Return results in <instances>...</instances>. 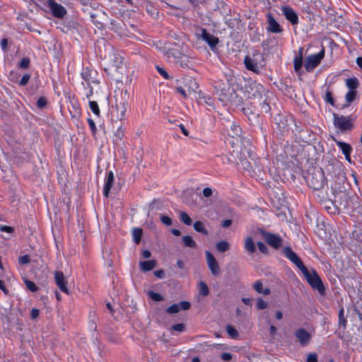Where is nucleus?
<instances>
[{"label":"nucleus","mask_w":362,"mask_h":362,"mask_svg":"<svg viewBox=\"0 0 362 362\" xmlns=\"http://www.w3.org/2000/svg\"><path fill=\"white\" fill-rule=\"evenodd\" d=\"M18 262L21 264H26L30 262V257L27 255H23L19 257Z\"/></svg>","instance_id":"nucleus-45"},{"label":"nucleus","mask_w":362,"mask_h":362,"mask_svg":"<svg viewBox=\"0 0 362 362\" xmlns=\"http://www.w3.org/2000/svg\"><path fill=\"white\" fill-rule=\"evenodd\" d=\"M206 259L207 266L212 275L215 276H219L221 272V267L216 258L209 251H206Z\"/></svg>","instance_id":"nucleus-6"},{"label":"nucleus","mask_w":362,"mask_h":362,"mask_svg":"<svg viewBox=\"0 0 362 362\" xmlns=\"http://www.w3.org/2000/svg\"><path fill=\"white\" fill-rule=\"evenodd\" d=\"M190 308V303L187 301H181L180 303H175L169 306L166 309V312L169 314H175L180 312L181 310H187Z\"/></svg>","instance_id":"nucleus-15"},{"label":"nucleus","mask_w":362,"mask_h":362,"mask_svg":"<svg viewBox=\"0 0 362 362\" xmlns=\"http://www.w3.org/2000/svg\"><path fill=\"white\" fill-rule=\"evenodd\" d=\"M336 144L344 155L351 153L352 148L349 144L343 141H336Z\"/></svg>","instance_id":"nucleus-26"},{"label":"nucleus","mask_w":362,"mask_h":362,"mask_svg":"<svg viewBox=\"0 0 362 362\" xmlns=\"http://www.w3.org/2000/svg\"><path fill=\"white\" fill-rule=\"evenodd\" d=\"M30 59L28 57H25V58L22 59V60L20 62L18 66L21 69H28L30 65Z\"/></svg>","instance_id":"nucleus-39"},{"label":"nucleus","mask_w":362,"mask_h":362,"mask_svg":"<svg viewBox=\"0 0 362 362\" xmlns=\"http://www.w3.org/2000/svg\"><path fill=\"white\" fill-rule=\"evenodd\" d=\"M303 66V54L300 51L299 55L296 56L293 59V67L296 73L300 75L301 68Z\"/></svg>","instance_id":"nucleus-21"},{"label":"nucleus","mask_w":362,"mask_h":362,"mask_svg":"<svg viewBox=\"0 0 362 362\" xmlns=\"http://www.w3.org/2000/svg\"><path fill=\"white\" fill-rule=\"evenodd\" d=\"M263 56L259 52H255L251 55L245 57L244 62L247 70L255 73H259L262 66Z\"/></svg>","instance_id":"nucleus-2"},{"label":"nucleus","mask_w":362,"mask_h":362,"mask_svg":"<svg viewBox=\"0 0 362 362\" xmlns=\"http://www.w3.org/2000/svg\"><path fill=\"white\" fill-rule=\"evenodd\" d=\"M325 57L324 48L317 54L308 55L305 62V69L307 71H313L321 62Z\"/></svg>","instance_id":"nucleus-3"},{"label":"nucleus","mask_w":362,"mask_h":362,"mask_svg":"<svg viewBox=\"0 0 362 362\" xmlns=\"http://www.w3.org/2000/svg\"><path fill=\"white\" fill-rule=\"evenodd\" d=\"M24 283L27 287L28 289H29L32 292L37 291L38 290V287L36 286V284L30 280L25 279Z\"/></svg>","instance_id":"nucleus-35"},{"label":"nucleus","mask_w":362,"mask_h":362,"mask_svg":"<svg viewBox=\"0 0 362 362\" xmlns=\"http://www.w3.org/2000/svg\"><path fill=\"white\" fill-rule=\"evenodd\" d=\"M202 193L205 197H209L212 195L213 192L210 187H206L203 189Z\"/></svg>","instance_id":"nucleus-51"},{"label":"nucleus","mask_w":362,"mask_h":362,"mask_svg":"<svg viewBox=\"0 0 362 362\" xmlns=\"http://www.w3.org/2000/svg\"><path fill=\"white\" fill-rule=\"evenodd\" d=\"M325 100L327 102L330 103L332 105H334V99L332 98V95L330 92H327L325 94Z\"/></svg>","instance_id":"nucleus-50"},{"label":"nucleus","mask_w":362,"mask_h":362,"mask_svg":"<svg viewBox=\"0 0 362 362\" xmlns=\"http://www.w3.org/2000/svg\"><path fill=\"white\" fill-rule=\"evenodd\" d=\"M295 337L302 346L308 345L312 339V334L304 328L297 329L295 331Z\"/></svg>","instance_id":"nucleus-9"},{"label":"nucleus","mask_w":362,"mask_h":362,"mask_svg":"<svg viewBox=\"0 0 362 362\" xmlns=\"http://www.w3.org/2000/svg\"><path fill=\"white\" fill-rule=\"evenodd\" d=\"M198 290L200 295L206 296L209 293L207 284L204 281H200L198 285Z\"/></svg>","instance_id":"nucleus-27"},{"label":"nucleus","mask_w":362,"mask_h":362,"mask_svg":"<svg viewBox=\"0 0 362 362\" xmlns=\"http://www.w3.org/2000/svg\"><path fill=\"white\" fill-rule=\"evenodd\" d=\"M0 289L4 292L5 293H7V289H6V287L3 281L0 280Z\"/></svg>","instance_id":"nucleus-61"},{"label":"nucleus","mask_w":362,"mask_h":362,"mask_svg":"<svg viewBox=\"0 0 362 362\" xmlns=\"http://www.w3.org/2000/svg\"><path fill=\"white\" fill-rule=\"evenodd\" d=\"M160 221L165 226H171L172 225V220L169 216L162 215L160 216Z\"/></svg>","instance_id":"nucleus-44"},{"label":"nucleus","mask_w":362,"mask_h":362,"mask_svg":"<svg viewBox=\"0 0 362 362\" xmlns=\"http://www.w3.org/2000/svg\"><path fill=\"white\" fill-rule=\"evenodd\" d=\"M357 65L362 69V57H359L356 59Z\"/></svg>","instance_id":"nucleus-64"},{"label":"nucleus","mask_w":362,"mask_h":362,"mask_svg":"<svg viewBox=\"0 0 362 362\" xmlns=\"http://www.w3.org/2000/svg\"><path fill=\"white\" fill-rule=\"evenodd\" d=\"M283 252L284 255L286 257V258H288L291 262H292L300 271L305 267V266L302 262L300 259L291 250V247H285L283 250Z\"/></svg>","instance_id":"nucleus-11"},{"label":"nucleus","mask_w":362,"mask_h":362,"mask_svg":"<svg viewBox=\"0 0 362 362\" xmlns=\"http://www.w3.org/2000/svg\"><path fill=\"white\" fill-rule=\"evenodd\" d=\"M173 54L174 55L176 63L182 67H189L190 66L191 60L188 56L180 54L178 52H173Z\"/></svg>","instance_id":"nucleus-17"},{"label":"nucleus","mask_w":362,"mask_h":362,"mask_svg":"<svg viewBox=\"0 0 362 362\" xmlns=\"http://www.w3.org/2000/svg\"><path fill=\"white\" fill-rule=\"evenodd\" d=\"M254 289L258 293L267 296L270 294V289L269 288H264L262 283L260 281H257L254 284Z\"/></svg>","instance_id":"nucleus-23"},{"label":"nucleus","mask_w":362,"mask_h":362,"mask_svg":"<svg viewBox=\"0 0 362 362\" xmlns=\"http://www.w3.org/2000/svg\"><path fill=\"white\" fill-rule=\"evenodd\" d=\"M148 295L154 301H161L163 300V297L160 294L154 291H149Z\"/></svg>","instance_id":"nucleus-38"},{"label":"nucleus","mask_w":362,"mask_h":362,"mask_svg":"<svg viewBox=\"0 0 362 362\" xmlns=\"http://www.w3.org/2000/svg\"><path fill=\"white\" fill-rule=\"evenodd\" d=\"M196 36L204 40L211 49L215 48L218 43V37L209 33L205 28H202L201 34L197 33Z\"/></svg>","instance_id":"nucleus-10"},{"label":"nucleus","mask_w":362,"mask_h":362,"mask_svg":"<svg viewBox=\"0 0 362 362\" xmlns=\"http://www.w3.org/2000/svg\"><path fill=\"white\" fill-rule=\"evenodd\" d=\"M307 362H317V356L315 353H311L308 355Z\"/></svg>","instance_id":"nucleus-48"},{"label":"nucleus","mask_w":362,"mask_h":362,"mask_svg":"<svg viewBox=\"0 0 362 362\" xmlns=\"http://www.w3.org/2000/svg\"><path fill=\"white\" fill-rule=\"evenodd\" d=\"M30 78V74H24L23 76V77L21 78V81H19V85L22 86H25L28 83Z\"/></svg>","instance_id":"nucleus-41"},{"label":"nucleus","mask_w":362,"mask_h":362,"mask_svg":"<svg viewBox=\"0 0 362 362\" xmlns=\"http://www.w3.org/2000/svg\"><path fill=\"white\" fill-rule=\"evenodd\" d=\"M140 269L144 272H148L154 269L156 266V262L153 259L140 262Z\"/></svg>","instance_id":"nucleus-20"},{"label":"nucleus","mask_w":362,"mask_h":362,"mask_svg":"<svg viewBox=\"0 0 362 362\" xmlns=\"http://www.w3.org/2000/svg\"><path fill=\"white\" fill-rule=\"evenodd\" d=\"M127 110V104L124 102L119 103L116 105V118L118 120H123L125 118L126 112Z\"/></svg>","instance_id":"nucleus-19"},{"label":"nucleus","mask_w":362,"mask_h":362,"mask_svg":"<svg viewBox=\"0 0 362 362\" xmlns=\"http://www.w3.org/2000/svg\"><path fill=\"white\" fill-rule=\"evenodd\" d=\"M310 187L315 189H319L324 185V175L321 171H317L308 178Z\"/></svg>","instance_id":"nucleus-12"},{"label":"nucleus","mask_w":362,"mask_h":362,"mask_svg":"<svg viewBox=\"0 0 362 362\" xmlns=\"http://www.w3.org/2000/svg\"><path fill=\"white\" fill-rule=\"evenodd\" d=\"M281 10L286 20L290 21L293 25H296L298 23V16L291 7L282 6Z\"/></svg>","instance_id":"nucleus-14"},{"label":"nucleus","mask_w":362,"mask_h":362,"mask_svg":"<svg viewBox=\"0 0 362 362\" xmlns=\"http://www.w3.org/2000/svg\"><path fill=\"white\" fill-rule=\"evenodd\" d=\"M156 69L158 71V72L165 78V79H170V76H169V74L167 73V71L160 67V66H156Z\"/></svg>","instance_id":"nucleus-42"},{"label":"nucleus","mask_w":362,"mask_h":362,"mask_svg":"<svg viewBox=\"0 0 362 362\" xmlns=\"http://www.w3.org/2000/svg\"><path fill=\"white\" fill-rule=\"evenodd\" d=\"M244 248L250 253H254L255 252V244L250 236L245 238L244 242Z\"/></svg>","instance_id":"nucleus-22"},{"label":"nucleus","mask_w":362,"mask_h":362,"mask_svg":"<svg viewBox=\"0 0 362 362\" xmlns=\"http://www.w3.org/2000/svg\"><path fill=\"white\" fill-rule=\"evenodd\" d=\"M226 332L232 339H236L238 337V332L231 325H227Z\"/></svg>","instance_id":"nucleus-33"},{"label":"nucleus","mask_w":362,"mask_h":362,"mask_svg":"<svg viewBox=\"0 0 362 362\" xmlns=\"http://www.w3.org/2000/svg\"><path fill=\"white\" fill-rule=\"evenodd\" d=\"M263 87L255 81L249 82L245 85V94L249 98H256L261 96Z\"/></svg>","instance_id":"nucleus-5"},{"label":"nucleus","mask_w":362,"mask_h":362,"mask_svg":"<svg viewBox=\"0 0 362 362\" xmlns=\"http://www.w3.org/2000/svg\"><path fill=\"white\" fill-rule=\"evenodd\" d=\"M154 275L159 279H163L164 277V272L162 269L156 270L154 272Z\"/></svg>","instance_id":"nucleus-55"},{"label":"nucleus","mask_w":362,"mask_h":362,"mask_svg":"<svg viewBox=\"0 0 362 362\" xmlns=\"http://www.w3.org/2000/svg\"><path fill=\"white\" fill-rule=\"evenodd\" d=\"M216 247L219 252H224L229 249V244L228 242L222 240L216 243Z\"/></svg>","instance_id":"nucleus-30"},{"label":"nucleus","mask_w":362,"mask_h":362,"mask_svg":"<svg viewBox=\"0 0 362 362\" xmlns=\"http://www.w3.org/2000/svg\"><path fill=\"white\" fill-rule=\"evenodd\" d=\"M339 324L342 326L343 328L346 327V320L344 317V308L340 309L339 312Z\"/></svg>","instance_id":"nucleus-36"},{"label":"nucleus","mask_w":362,"mask_h":362,"mask_svg":"<svg viewBox=\"0 0 362 362\" xmlns=\"http://www.w3.org/2000/svg\"><path fill=\"white\" fill-rule=\"evenodd\" d=\"M232 224V221L230 219H227L223 221L222 226L223 228H228Z\"/></svg>","instance_id":"nucleus-57"},{"label":"nucleus","mask_w":362,"mask_h":362,"mask_svg":"<svg viewBox=\"0 0 362 362\" xmlns=\"http://www.w3.org/2000/svg\"><path fill=\"white\" fill-rule=\"evenodd\" d=\"M89 107L91 110V111L93 112L94 115L96 116H99L100 114V108L98 107V105L97 102L93 100L89 101Z\"/></svg>","instance_id":"nucleus-31"},{"label":"nucleus","mask_w":362,"mask_h":362,"mask_svg":"<svg viewBox=\"0 0 362 362\" xmlns=\"http://www.w3.org/2000/svg\"><path fill=\"white\" fill-rule=\"evenodd\" d=\"M242 301H243L245 305H251V299H250V298H242Z\"/></svg>","instance_id":"nucleus-63"},{"label":"nucleus","mask_w":362,"mask_h":362,"mask_svg":"<svg viewBox=\"0 0 362 362\" xmlns=\"http://www.w3.org/2000/svg\"><path fill=\"white\" fill-rule=\"evenodd\" d=\"M39 310L36 308H33L31 310V317L33 319H36L39 316Z\"/></svg>","instance_id":"nucleus-54"},{"label":"nucleus","mask_w":362,"mask_h":362,"mask_svg":"<svg viewBox=\"0 0 362 362\" xmlns=\"http://www.w3.org/2000/svg\"><path fill=\"white\" fill-rule=\"evenodd\" d=\"M180 219L183 223H185L187 226H190L192 223L191 218L185 211H180Z\"/></svg>","instance_id":"nucleus-29"},{"label":"nucleus","mask_w":362,"mask_h":362,"mask_svg":"<svg viewBox=\"0 0 362 362\" xmlns=\"http://www.w3.org/2000/svg\"><path fill=\"white\" fill-rule=\"evenodd\" d=\"M305 279L313 289H316L320 294L325 293V286L319 275L315 270L310 272L306 267L300 271Z\"/></svg>","instance_id":"nucleus-1"},{"label":"nucleus","mask_w":362,"mask_h":362,"mask_svg":"<svg viewBox=\"0 0 362 362\" xmlns=\"http://www.w3.org/2000/svg\"><path fill=\"white\" fill-rule=\"evenodd\" d=\"M356 95V90H349L345 95L346 102H348L349 103L353 102L355 100Z\"/></svg>","instance_id":"nucleus-37"},{"label":"nucleus","mask_w":362,"mask_h":362,"mask_svg":"<svg viewBox=\"0 0 362 362\" xmlns=\"http://www.w3.org/2000/svg\"><path fill=\"white\" fill-rule=\"evenodd\" d=\"M182 241L186 247L194 248L197 246L195 241L190 235L183 236Z\"/></svg>","instance_id":"nucleus-28"},{"label":"nucleus","mask_w":362,"mask_h":362,"mask_svg":"<svg viewBox=\"0 0 362 362\" xmlns=\"http://www.w3.org/2000/svg\"><path fill=\"white\" fill-rule=\"evenodd\" d=\"M267 31L273 33H279L282 31V28L278 22L274 19L271 13L267 15Z\"/></svg>","instance_id":"nucleus-16"},{"label":"nucleus","mask_w":362,"mask_h":362,"mask_svg":"<svg viewBox=\"0 0 362 362\" xmlns=\"http://www.w3.org/2000/svg\"><path fill=\"white\" fill-rule=\"evenodd\" d=\"M113 182H114V173H112V171H110L107 173V177L105 178V182L104 188H103V194H104L105 197H107L109 196V193H110V189L113 185Z\"/></svg>","instance_id":"nucleus-18"},{"label":"nucleus","mask_w":362,"mask_h":362,"mask_svg":"<svg viewBox=\"0 0 362 362\" xmlns=\"http://www.w3.org/2000/svg\"><path fill=\"white\" fill-rule=\"evenodd\" d=\"M91 72L88 69H83L81 72V76L84 80L85 83H82L84 86H90L91 82Z\"/></svg>","instance_id":"nucleus-24"},{"label":"nucleus","mask_w":362,"mask_h":362,"mask_svg":"<svg viewBox=\"0 0 362 362\" xmlns=\"http://www.w3.org/2000/svg\"><path fill=\"white\" fill-rule=\"evenodd\" d=\"M47 4L54 17L63 18L66 14V8L54 0H47Z\"/></svg>","instance_id":"nucleus-8"},{"label":"nucleus","mask_w":362,"mask_h":362,"mask_svg":"<svg viewBox=\"0 0 362 362\" xmlns=\"http://www.w3.org/2000/svg\"><path fill=\"white\" fill-rule=\"evenodd\" d=\"M87 121L91 131L95 132L96 131V126L94 121L91 118H88Z\"/></svg>","instance_id":"nucleus-52"},{"label":"nucleus","mask_w":362,"mask_h":362,"mask_svg":"<svg viewBox=\"0 0 362 362\" xmlns=\"http://www.w3.org/2000/svg\"><path fill=\"white\" fill-rule=\"evenodd\" d=\"M37 107L40 108L44 107L47 105V99L44 97H41L37 100Z\"/></svg>","instance_id":"nucleus-46"},{"label":"nucleus","mask_w":362,"mask_h":362,"mask_svg":"<svg viewBox=\"0 0 362 362\" xmlns=\"http://www.w3.org/2000/svg\"><path fill=\"white\" fill-rule=\"evenodd\" d=\"M262 235L265 241L272 247L279 249L281 245L283 240L279 235H276L264 230L262 231Z\"/></svg>","instance_id":"nucleus-7"},{"label":"nucleus","mask_w":362,"mask_h":362,"mask_svg":"<svg viewBox=\"0 0 362 362\" xmlns=\"http://www.w3.org/2000/svg\"><path fill=\"white\" fill-rule=\"evenodd\" d=\"M185 327L184 324H182V323L175 324L172 326L173 330L179 332H183L185 330Z\"/></svg>","instance_id":"nucleus-43"},{"label":"nucleus","mask_w":362,"mask_h":362,"mask_svg":"<svg viewBox=\"0 0 362 362\" xmlns=\"http://www.w3.org/2000/svg\"><path fill=\"white\" fill-rule=\"evenodd\" d=\"M177 90L178 93H180L184 98L187 97V94L185 93V90L182 87L177 88Z\"/></svg>","instance_id":"nucleus-60"},{"label":"nucleus","mask_w":362,"mask_h":362,"mask_svg":"<svg viewBox=\"0 0 362 362\" xmlns=\"http://www.w3.org/2000/svg\"><path fill=\"white\" fill-rule=\"evenodd\" d=\"M346 86L349 90H356L358 86V80L356 77L346 79Z\"/></svg>","instance_id":"nucleus-25"},{"label":"nucleus","mask_w":362,"mask_h":362,"mask_svg":"<svg viewBox=\"0 0 362 362\" xmlns=\"http://www.w3.org/2000/svg\"><path fill=\"white\" fill-rule=\"evenodd\" d=\"M333 117L334 124L335 127H337L341 132L351 130L353 124L350 117L343 115L339 116L337 114H333Z\"/></svg>","instance_id":"nucleus-4"},{"label":"nucleus","mask_w":362,"mask_h":362,"mask_svg":"<svg viewBox=\"0 0 362 362\" xmlns=\"http://www.w3.org/2000/svg\"><path fill=\"white\" fill-rule=\"evenodd\" d=\"M268 306V303L262 298H258L257 300V308L259 310H263L267 308Z\"/></svg>","instance_id":"nucleus-40"},{"label":"nucleus","mask_w":362,"mask_h":362,"mask_svg":"<svg viewBox=\"0 0 362 362\" xmlns=\"http://www.w3.org/2000/svg\"><path fill=\"white\" fill-rule=\"evenodd\" d=\"M142 235V230L140 228H134L133 230V238L136 244H139Z\"/></svg>","instance_id":"nucleus-34"},{"label":"nucleus","mask_w":362,"mask_h":362,"mask_svg":"<svg viewBox=\"0 0 362 362\" xmlns=\"http://www.w3.org/2000/svg\"><path fill=\"white\" fill-rule=\"evenodd\" d=\"M257 247L259 250V251L262 253H267V247L265 245V244L262 242H258L257 243Z\"/></svg>","instance_id":"nucleus-47"},{"label":"nucleus","mask_w":362,"mask_h":362,"mask_svg":"<svg viewBox=\"0 0 362 362\" xmlns=\"http://www.w3.org/2000/svg\"><path fill=\"white\" fill-rule=\"evenodd\" d=\"M194 228L196 231L202 233L204 234H207V230L205 229V227L202 222L196 221L194 223Z\"/></svg>","instance_id":"nucleus-32"},{"label":"nucleus","mask_w":362,"mask_h":362,"mask_svg":"<svg viewBox=\"0 0 362 362\" xmlns=\"http://www.w3.org/2000/svg\"><path fill=\"white\" fill-rule=\"evenodd\" d=\"M0 230L1 232L11 233L13 231V228L11 226H1Z\"/></svg>","instance_id":"nucleus-49"},{"label":"nucleus","mask_w":362,"mask_h":362,"mask_svg":"<svg viewBox=\"0 0 362 362\" xmlns=\"http://www.w3.org/2000/svg\"><path fill=\"white\" fill-rule=\"evenodd\" d=\"M221 358L223 361H228L232 358V355L230 353H223L221 355Z\"/></svg>","instance_id":"nucleus-53"},{"label":"nucleus","mask_w":362,"mask_h":362,"mask_svg":"<svg viewBox=\"0 0 362 362\" xmlns=\"http://www.w3.org/2000/svg\"><path fill=\"white\" fill-rule=\"evenodd\" d=\"M151 252L148 250H145L142 252V256L145 259H148L151 257Z\"/></svg>","instance_id":"nucleus-58"},{"label":"nucleus","mask_w":362,"mask_h":362,"mask_svg":"<svg viewBox=\"0 0 362 362\" xmlns=\"http://www.w3.org/2000/svg\"><path fill=\"white\" fill-rule=\"evenodd\" d=\"M86 88V86H84ZM87 88H88L86 95V98L90 99V97L93 95V88L90 86H87Z\"/></svg>","instance_id":"nucleus-56"},{"label":"nucleus","mask_w":362,"mask_h":362,"mask_svg":"<svg viewBox=\"0 0 362 362\" xmlns=\"http://www.w3.org/2000/svg\"><path fill=\"white\" fill-rule=\"evenodd\" d=\"M8 45V41L6 39H3L1 41V46L3 49H6Z\"/></svg>","instance_id":"nucleus-62"},{"label":"nucleus","mask_w":362,"mask_h":362,"mask_svg":"<svg viewBox=\"0 0 362 362\" xmlns=\"http://www.w3.org/2000/svg\"><path fill=\"white\" fill-rule=\"evenodd\" d=\"M231 128L235 132V134L237 136L240 132V127L238 125H233Z\"/></svg>","instance_id":"nucleus-59"},{"label":"nucleus","mask_w":362,"mask_h":362,"mask_svg":"<svg viewBox=\"0 0 362 362\" xmlns=\"http://www.w3.org/2000/svg\"><path fill=\"white\" fill-rule=\"evenodd\" d=\"M54 279H55L56 284L59 288V289L62 292H64L66 294H69V291L67 287V280L65 278L63 272H60V271L55 272Z\"/></svg>","instance_id":"nucleus-13"}]
</instances>
